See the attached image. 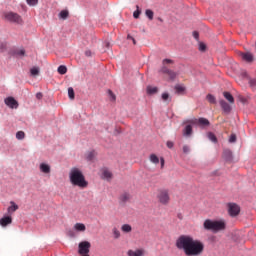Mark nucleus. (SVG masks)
I'll use <instances>...</instances> for the list:
<instances>
[{
  "label": "nucleus",
  "instance_id": "f257e3e1",
  "mask_svg": "<svg viewBox=\"0 0 256 256\" xmlns=\"http://www.w3.org/2000/svg\"><path fill=\"white\" fill-rule=\"evenodd\" d=\"M176 247L184 251L186 256H199L205 250V245L200 240H195L193 236L181 235L176 240Z\"/></svg>",
  "mask_w": 256,
  "mask_h": 256
},
{
  "label": "nucleus",
  "instance_id": "f03ea898",
  "mask_svg": "<svg viewBox=\"0 0 256 256\" xmlns=\"http://www.w3.org/2000/svg\"><path fill=\"white\" fill-rule=\"evenodd\" d=\"M69 179L72 185L79 187L80 189H86V187L89 185V182L85 180V175H83L81 169L77 167H74L70 170Z\"/></svg>",
  "mask_w": 256,
  "mask_h": 256
},
{
  "label": "nucleus",
  "instance_id": "7ed1b4c3",
  "mask_svg": "<svg viewBox=\"0 0 256 256\" xmlns=\"http://www.w3.org/2000/svg\"><path fill=\"white\" fill-rule=\"evenodd\" d=\"M203 227L204 229H206V231H213V233H219V231H225V227H227V225L223 220L213 221L211 219H207L204 221Z\"/></svg>",
  "mask_w": 256,
  "mask_h": 256
},
{
  "label": "nucleus",
  "instance_id": "20e7f679",
  "mask_svg": "<svg viewBox=\"0 0 256 256\" xmlns=\"http://www.w3.org/2000/svg\"><path fill=\"white\" fill-rule=\"evenodd\" d=\"M4 19L9 21V23H15L16 25H23V18L21 15L15 12H5Z\"/></svg>",
  "mask_w": 256,
  "mask_h": 256
},
{
  "label": "nucleus",
  "instance_id": "39448f33",
  "mask_svg": "<svg viewBox=\"0 0 256 256\" xmlns=\"http://www.w3.org/2000/svg\"><path fill=\"white\" fill-rule=\"evenodd\" d=\"M157 198H158V201L162 203V205H167V203H169L170 201L169 190L167 189L159 190Z\"/></svg>",
  "mask_w": 256,
  "mask_h": 256
},
{
  "label": "nucleus",
  "instance_id": "423d86ee",
  "mask_svg": "<svg viewBox=\"0 0 256 256\" xmlns=\"http://www.w3.org/2000/svg\"><path fill=\"white\" fill-rule=\"evenodd\" d=\"M228 213L231 217H237L241 213V208L235 203L228 204Z\"/></svg>",
  "mask_w": 256,
  "mask_h": 256
},
{
  "label": "nucleus",
  "instance_id": "0eeeda50",
  "mask_svg": "<svg viewBox=\"0 0 256 256\" xmlns=\"http://www.w3.org/2000/svg\"><path fill=\"white\" fill-rule=\"evenodd\" d=\"M239 57H241L242 61H246V63H253L255 61V57L251 52H239Z\"/></svg>",
  "mask_w": 256,
  "mask_h": 256
},
{
  "label": "nucleus",
  "instance_id": "6e6552de",
  "mask_svg": "<svg viewBox=\"0 0 256 256\" xmlns=\"http://www.w3.org/2000/svg\"><path fill=\"white\" fill-rule=\"evenodd\" d=\"M5 105H7V107H9L10 109H17V107H19V102H17V100H15V98L13 97H7L4 100Z\"/></svg>",
  "mask_w": 256,
  "mask_h": 256
},
{
  "label": "nucleus",
  "instance_id": "1a4fd4ad",
  "mask_svg": "<svg viewBox=\"0 0 256 256\" xmlns=\"http://www.w3.org/2000/svg\"><path fill=\"white\" fill-rule=\"evenodd\" d=\"M195 125H200V127H207L209 126V120L207 118H199L191 121Z\"/></svg>",
  "mask_w": 256,
  "mask_h": 256
},
{
  "label": "nucleus",
  "instance_id": "9d476101",
  "mask_svg": "<svg viewBox=\"0 0 256 256\" xmlns=\"http://www.w3.org/2000/svg\"><path fill=\"white\" fill-rule=\"evenodd\" d=\"M145 249H136V250H128L127 255L128 256H145Z\"/></svg>",
  "mask_w": 256,
  "mask_h": 256
},
{
  "label": "nucleus",
  "instance_id": "9b49d317",
  "mask_svg": "<svg viewBox=\"0 0 256 256\" xmlns=\"http://www.w3.org/2000/svg\"><path fill=\"white\" fill-rule=\"evenodd\" d=\"M13 223V218L11 216H4L0 219L1 227H7V225H11Z\"/></svg>",
  "mask_w": 256,
  "mask_h": 256
},
{
  "label": "nucleus",
  "instance_id": "f8f14e48",
  "mask_svg": "<svg viewBox=\"0 0 256 256\" xmlns=\"http://www.w3.org/2000/svg\"><path fill=\"white\" fill-rule=\"evenodd\" d=\"M219 104L224 113H231V105L229 103L222 99L219 101Z\"/></svg>",
  "mask_w": 256,
  "mask_h": 256
},
{
  "label": "nucleus",
  "instance_id": "ddd939ff",
  "mask_svg": "<svg viewBox=\"0 0 256 256\" xmlns=\"http://www.w3.org/2000/svg\"><path fill=\"white\" fill-rule=\"evenodd\" d=\"M119 201H120V203L125 205V203H128V201H131V194H129L127 192L122 193L119 197Z\"/></svg>",
  "mask_w": 256,
  "mask_h": 256
},
{
  "label": "nucleus",
  "instance_id": "4468645a",
  "mask_svg": "<svg viewBox=\"0 0 256 256\" xmlns=\"http://www.w3.org/2000/svg\"><path fill=\"white\" fill-rule=\"evenodd\" d=\"M19 209V205H17L14 201H10V206L7 208L8 215H13L15 211Z\"/></svg>",
  "mask_w": 256,
  "mask_h": 256
},
{
  "label": "nucleus",
  "instance_id": "2eb2a0df",
  "mask_svg": "<svg viewBox=\"0 0 256 256\" xmlns=\"http://www.w3.org/2000/svg\"><path fill=\"white\" fill-rule=\"evenodd\" d=\"M40 171L41 173H45L46 175H48L49 173H51V166H49V164L41 163Z\"/></svg>",
  "mask_w": 256,
  "mask_h": 256
},
{
  "label": "nucleus",
  "instance_id": "dca6fc26",
  "mask_svg": "<svg viewBox=\"0 0 256 256\" xmlns=\"http://www.w3.org/2000/svg\"><path fill=\"white\" fill-rule=\"evenodd\" d=\"M183 135L185 137H190V135H193V126L187 125L183 130Z\"/></svg>",
  "mask_w": 256,
  "mask_h": 256
},
{
  "label": "nucleus",
  "instance_id": "f3484780",
  "mask_svg": "<svg viewBox=\"0 0 256 256\" xmlns=\"http://www.w3.org/2000/svg\"><path fill=\"white\" fill-rule=\"evenodd\" d=\"M159 88L154 87V86H147L146 92L148 95H155V93H158Z\"/></svg>",
  "mask_w": 256,
  "mask_h": 256
},
{
  "label": "nucleus",
  "instance_id": "a211bd4d",
  "mask_svg": "<svg viewBox=\"0 0 256 256\" xmlns=\"http://www.w3.org/2000/svg\"><path fill=\"white\" fill-rule=\"evenodd\" d=\"M224 97L228 100V102L230 103V105H233V103H235V98L233 97V95L229 92H223Z\"/></svg>",
  "mask_w": 256,
  "mask_h": 256
},
{
  "label": "nucleus",
  "instance_id": "6ab92c4d",
  "mask_svg": "<svg viewBox=\"0 0 256 256\" xmlns=\"http://www.w3.org/2000/svg\"><path fill=\"white\" fill-rule=\"evenodd\" d=\"M102 177L103 179H112L113 178V173H111V171L107 170V169H104L102 170Z\"/></svg>",
  "mask_w": 256,
  "mask_h": 256
},
{
  "label": "nucleus",
  "instance_id": "aec40b11",
  "mask_svg": "<svg viewBox=\"0 0 256 256\" xmlns=\"http://www.w3.org/2000/svg\"><path fill=\"white\" fill-rule=\"evenodd\" d=\"M74 229H75V231L84 232V231H86L87 227L83 223H76L74 225Z\"/></svg>",
  "mask_w": 256,
  "mask_h": 256
},
{
  "label": "nucleus",
  "instance_id": "412c9836",
  "mask_svg": "<svg viewBox=\"0 0 256 256\" xmlns=\"http://www.w3.org/2000/svg\"><path fill=\"white\" fill-rule=\"evenodd\" d=\"M122 233H131L133 231V227L130 224H123L121 226Z\"/></svg>",
  "mask_w": 256,
  "mask_h": 256
},
{
  "label": "nucleus",
  "instance_id": "4be33fe9",
  "mask_svg": "<svg viewBox=\"0 0 256 256\" xmlns=\"http://www.w3.org/2000/svg\"><path fill=\"white\" fill-rule=\"evenodd\" d=\"M145 15H146V17H148V19H149L150 21H153V17H154V15H155V13L153 12V10L147 9V10L145 11Z\"/></svg>",
  "mask_w": 256,
  "mask_h": 256
},
{
  "label": "nucleus",
  "instance_id": "5701e85b",
  "mask_svg": "<svg viewBox=\"0 0 256 256\" xmlns=\"http://www.w3.org/2000/svg\"><path fill=\"white\" fill-rule=\"evenodd\" d=\"M112 234L115 239H119L121 237V232L119 231V229H117V227H114L112 229Z\"/></svg>",
  "mask_w": 256,
  "mask_h": 256
},
{
  "label": "nucleus",
  "instance_id": "b1692460",
  "mask_svg": "<svg viewBox=\"0 0 256 256\" xmlns=\"http://www.w3.org/2000/svg\"><path fill=\"white\" fill-rule=\"evenodd\" d=\"M207 101H209L212 105H215L217 103V99L215 98V96L208 94L206 96Z\"/></svg>",
  "mask_w": 256,
  "mask_h": 256
},
{
  "label": "nucleus",
  "instance_id": "393cba45",
  "mask_svg": "<svg viewBox=\"0 0 256 256\" xmlns=\"http://www.w3.org/2000/svg\"><path fill=\"white\" fill-rule=\"evenodd\" d=\"M150 161L151 163H154V165H159V157L155 154L150 155Z\"/></svg>",
  "mask_w": 256,
  "mask_h": 256
},
{
  "label": "nucleus",
  "instance_id": "a878e982",
  "mask_svg": "<svg viewBox=\"0 0 256 256\" xmlns=\"http://www.w3.org/2000/svg\"><path fill=\"white\" fill-rule=\"evenodd\" d=\"M59 17H60V19H67V17H69V11H67V10H62V11L59 13Z\"/></svg>",
  "mask_w": 256,
  "mask_h": 256
},
{
  "label": "nucleus",
  "instance_id": "bb28decb",
  "mask_svg": "<svg viewBox=\"0 0 256 256\" xmlns=\"http://www.w3.org/2000/svg\"><path fill=\"white\" fill-rule=\"evenodd\" d=\"M58 73L60 75H65L67 73V66L61 65L58 67Z\"/></svg>",
  "mask_w": 256,
  "mask_h": 256
},
{
  "label": "nucleus",
  "instance_id": "cd10ccee",
  "mask_svg": "<svg viewBox=\"0 0 256 256\" xmlns=\"http://www.w3.org/2000/svg\"><path fill=\"white\" fill-rule=\"evenodd\" d=\"M68 96L71 100L75 99V90H73V87L68 88Z\"/></svg>",
  "mask_w": 256,
  "mask_h": 256
},
{
  "label": "nucleus",
  "instance_id": "c85d7f7f",
  "mask_svg": "<svg viewBox=\"0 0 256 256\" xmlns=\"http://www.w3.org/2000/svg\"><path fill=\"white\" fill-rule=\"evenodd\" d=\"M208 139H210L212 141V143H217V136H215V134H213V132H209L207 134Z\"/></svg>",
  "mask_w": 256,
  "mask_h": 256
},
{
  "label": "nucleus",
  "instance_id": "c756f323",
  "mask_svg": "<svg viewBox=\"0 0 256 256\" xmlns=\"http://www.w3.org/2000/svg\"><path fill=\"white\" fill-rule=\"evenodd\" d=\"M16 139H18V141H22V139H25V132L23 131H18L16 133Z\"/></svg>",
  "mask_w": 256,
  "mask_h": 256
},
{
  "label": "nucleus",
  "instance_id": "7c9ffc66",
  "mask_svg": "<svg viewBox=\"0 0 256 256\" xmlns=\"http://www.w3.org/2000/svg\"><path fill=\"white\" fill-rule=\"evenodd\" d=\"M26 3L30 7H35V5H37V3H39V0H26Z\"/></svg>",
  "mask_w": 256,
  "mask_h": 256
},
{
  "label": "nucleus",
  "instance_id": "2f4dec72",
  "mask_svg": "<svg viewBox=\"0 0 256 256\" xmlns=\"http://www.w3.org/2000/svg\"><path fill=\"white\" fill-rule=\"evenodd\" d=\"M30 73H31V75H32L33 77L39 75V68H37V67L31 68Z\"/></svg>",
  "mask_w": 256,
  "mask_h": 256
},
{
  "label": "nucleus",
  "instance_id": "473e14b6",
  "mask_svg": "<svg viewBox=\"0 0 256 256\" xmlns=\"http://www.w3.org/2000/svg\"><path fill=\"white\" fill-rule=\"evenodd\" d=\"M162 101H171V96L169 95V93H162Z\"/></svg>",
  "mask_w": 256,
  "mask_h": 256
},
{
  "label": "nucleus",
  "instance_id": "72a5a7b5",
  "mask_svg": "<svg viewBox=\"0 0 256 256\" xmlns=\"http://www.w3.org/2000/svg\"><path fill=\"white\" fill-rule=\"evenodd\" d=\"M136 11L133 13L134 19H139V15H141V10H139V6H136Z\"/></svg>",
  "mask_w": 256,
  "mask_h": 256
},
{
  "label": "nucleus",
  "instance_id": "f704fd0d",
  "mask_svg": "<svg viewBox=\"0 0 256 256\" xmlns=\"http://www.w3.org/2000/svg\"><path fill=\"white\" fill-rule=\"evenodd\" d=\"M223 155L224 157H226V159H231L233 153L231 152V150H224Z\"/></svg>",
  "mask_w": 256,
  "mask_h": 256
},
{
  "label": "nucleus",
  "instance_id": "c9c22d12",
  "mask_svg": "<svg viewBox=\"0 0 256 256\" xmlns=\"http://www.w3.org/2000/svg\"><path fill=\"white\" fill-rule=\"evenodd\" d=\"M18 57H25V49H20L15 52Z\"/></svg>",
  "mask_w": 256,
  "mask_h": 256
},
{
  "label": "nucleus",
  "instance_id": "e433bc0d",
  "mask_svg": "<svg viewBox=\"0 0 256 256\" xmlns=\"http://www.w3.org/2000/svg\"><path fill=\"white\" fill-rule=\"evenodd\" d=\"M169 71H171V69L167 68V66H165V65L160 70V72L164 73L165 75H168Z\"/></svg>",
  "mask_w": 256,
  "mask_h": 256
},
{
  "label": "nucleus",
  "instance_id": "4c0bfd02",
  "mask_svg": "<svg viewBox=\"0 0 256 256\" xmlns=\"http://www.w3.org/2000/svg\"><path fill=\"white\" fill-rule=\"evenodd\" d=\"M163 65L166 66V65H173V60L172 59H164L162 61Z\"/></svg>",
  "mask_w": 256,
  "mask_h": 256
},
{
  "label": "nucleus",
  "instance_id": "58836bf2",
  "mask_svg": "<svg viewBox=\"0 0 256 256\" xmlns=\"http://www.w3.org/2000/svg\"><path fill=\"white\" fill-rule=\"evenodd\" d=\"M168 76L170 77V79H175V77H177V73H175V71L170 70L168 72Z\"/></svg>",
  "mask_w": 256,
  "mask_h": 256
},
{
  "label": "nucleus",
  "instance_id": "ea45409f",
  "mask_svg": "<svg viewBox=\"0 0 256 256\" xmlns=\"http://www.w3.org/2000/svg\"><path fill=\"white\" fill-rule=\"evenodd\" d=\"M108 95L111 99V101H115V99H117V97L113 94V91L108 90Z\"/></svg>",
  "mask_w": 256,
  "mask_h": 256
},
{
  "label": "nucleus",
  "instance_id": "a19ab883",
  "mask_svg": "<svg viewBox=\"0 0 256 256\" xmlns=\"http://www.w3.org/2000/svg\"><path fill=\"white\" fill-rule=\"evenodd\" d=\"M237 141V135L232 134L229 138V143H235Z\"/></svg>",
  "mask_w": 256,
  "mask_h": 256
},
{
  "label": "nucleus",
  "instance_id": "79ce46f5",
  "mask_svg": "<svg viewBox=\"0 0 256 256\" xmlns=\"http://www.w3.org/2000/svg\"><path fill=\"white\" fill-rule=\"evenodd\" d=\"M175 89H176V92L178 93H183V91H185V87L179 86V85L176 86Z\"/></svg>",
  "mask_w": 256,
  "mask_h": 256
},
{
  "label": "nucleus",
  "instance_id": "37998d69",
  "mask_svg": "<svg viewBox=\"0 0 256 256\" xmlns=\"http://www.w3.org/2000/svg\"><path fill=\"white\" fill-rule=\"evenodd\" d=\"M182 150H183V153L187 154L191 151V148L188 145H184Z\"/></svg>",
  "mask_w": 256,
  "mask_h": 256
},
{
  "label": "nucleus",
  "instance_id": "c03bdc74",
  "mask_svg": "<svg viewBox=\"0 0 256 256\" xmlns=\"http://www.w3.org/2000/svg\"><path fill=\"white\" fill-rule=\"evenodd\" d=\"M205 49H207V46L205 45V43H200L199 44V51H205Z\"/></svg>",
  "mask_w": 256,
  "mask_h": 256
},
{
  "label": "nucleus",
  "instance_id": "a18cd8bd",
  "mask_svg": "<svg viewBox=\"0 0 256 256\" xmlns=\"http://www.w3.org/2000/svg\"><path fill=\"white\" fill-rule=\"evenodd\" d=\"M93 157H95V152H89V153H88V156H87V159H88L89 161H91V160L93 159Z\"/></svg>",
  "mask_w": 256,
  "mask_h": 256
},
{
  "label": "nucleus",
  "instance_id": "49530a36",
  "mask_svg": "<svg viewBox=\"0 0 256 256\" xmlns=\"http://www.w3.org/2000/svg\"><path fill=\"white\" fill-rule=\"evenodd\" d=\"M85 56L86 57H92L93 56V52L91 50H86L85 51Z\"/></svg>",
  "mask_w": 256,
  "mask_h": 256
},
{
  "label": "nucleus",
  "instance_id": "de8ad7c7",
  "mask_svg": "<svg viewBox=\"0 0 256 256\" xmlns=\"http://www.w3.org/2000/svg\"><path fill=\"white\" fill-rule=\"evenodd\" d=\"M166 145H167V147H168V149H173V147H174V143L173 142H171V141H168L167 143H166Z\"/></svg>",
  "mask_w": 256,
  "mask_h": 256
},
{
  "label": "nucleus",
  "instance_id": "09e8293b",
  "mask_svg": "<svg viewBox=\"0 0 256 256\" xmlns=\"http://www.w3.org/2000/svg\"><path fill=\"white\" fill-rule=\"evenodd\" d=\"M193 37H194V39H196V41H199V32L194 31L193 32Z\"/></svg>",
  "mask_w": 256,
  "mask_h": 256
},
{
  "label": "nucleus",
  "instance_id": "8fccbe9b",
  "mask_svg": "<svg viewBox=\"0 0 256 256\" xmlns=\"http://www.w3.org/2000/svg\"><path fill=\"white\" fill-rule=\"evenodd\" d=\"M36 98H38V99H43V93L38 92V93L36 94Z\"/></svg>",
  "mask_w": 256,
  "mask_h": 256
},
{
  "label": "nucleus",
  "instance_id": "3c124183",
  "mask_svg": "<svg viewBox=\"0 0 256 256\" xmlns=\"http://www.w3.org/2000/svg\"><path fill=\"white\" fill-rule=\"evenodd\" d=\"M160 163H161V168L163 169V167H165V159L161 158Z\"/></svg>",
  "mask_w": 256,
  "mask_h": 256
},
{
  "label": "nucleus",
  "instance_id": "603ef678",
  "mask_svg": "<svg viewBox=\"0 0 256 256\" xmlns=\"http://www.w3.org/2000/svg\"><path fill=\"white\" fill-rule=\"evenodd\" d=\"M6 47H7V45L1 44V45H0V51H3V49H5Z\"/></svg>",
  "mask_w": 256,
  "mask_h": 256
},
{
  "label": "nucleus",
  "instance_id": "864d4df0",
  "mask_svg": "<svg viewBox=\"0 0 256 256\" xmlns=\"http://www.w3.org/2000/svg\"><path fill=\"white\" fill-rule=\"evenodd\" d=\"M250 85L251 86L256 85V80H250Z\"/></svg>",
  "mask_w": 256,
  "mask_h": 256
},
{
  "label": "nucleus",
  "instance_id": "5fc2aeb1",
  "mask_svg": "<svg viewBox=\"0 0 256 256\" xmlns=\"http://www.w3.org/2000/svg\"><path fill=\"white\" fill-rule=\"evenodd\" d=\"M240 101H241V103H247V99H245V98H240Z\"/></svg>",
  "mask_w": 256,
  "mask_h": 256
},
{
  "label": "nucleus",
  "instance_id": "6e6d98bb",
  "mask_svg": "<svg viewBox=\"0 0 256 256\" xmlns=\"http://www.w3.org/2000/svg\"><path fill=\"white\" fill-rule=\"evenodd\" d=\"M127 39H130L131 41H133V36H131V35H127Z\"/></svg>",
  "mask_w": 256,
  "mask_h": 256
},
{
  "label": "nucleus",
  "instance_id": "4d7b16f0",
  "mask_svg": "<svg viewBox=\"0 0 256 256\" xmlns=\"http://www.w3.org/2000/svg\"><path fill=\"white\" fill-rule=\"evenodd\" d=\"M132 43L133 45H137V41L135 40V38H132Z\"/></svg>",
  "mask_w": 256,
  "mask_h": 256
}]
</instances>
